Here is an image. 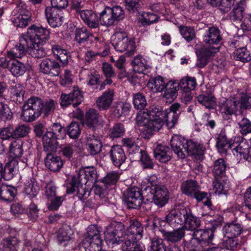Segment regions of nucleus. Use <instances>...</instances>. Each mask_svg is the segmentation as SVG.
Here are the masks:
<instances>
[{"label": "nucleus", "instance_id": "nucleus-1", "mask_svg": "<svg viewBox=\"0 0 251 251\" xmlns=\"http://www.w3.org/2000/svg\"><path fill=\"white\" fill-rule=\"evenodd\" d=\"M55 102L51 99L47 100L45 102L37 97H31L24 103L21 115L22 120L26 122L35 121L43 113L48 116L53 112Z\"/></svg>", "mask_w": 251, "mask_h": 251}, {"label": "nucleus", "instance_id": "nucleus-2", "mask_svg": "<svg viewBox=\"0 0 251 251\" xmlns=\"http://www.w3.org/2000/svg\"><path fill=\"white\" fill-rule=\"evenodd\" d=\"M26 52L32 57L36 58H43L47 54L45 49L38 46H36L35 47L33 46L25 36L22 34L20 37L19 43L7 51V56L9 59L21 58Z\"/></svg>", "mask_w": 251, "mask_h": 251}, {"label": "nucleus", "instance_id": "nucleus-3", "mask_svg": "<svg viewBox=\"0 0 251 251\" xmlns=\"http://www.w3.org/2000/svg\"><path fill=\"white\" fill-rule=\"evenodd\" d=\"M149 120L159 118L164 119L168 128L174 127L177 123L181 112V105L178 103L172 104L170 108L163 111L160 107L151 105L145 110Z\"/></svg>", "mask_w": 251, "mask_h": 251}, {"label": "nucleus", "instance_id": "nucleus-4", "mask_svg": "<svg viewBox=\"0 0 251 251\" xmlns=\"http://www.w3.org/2000/svg\"><path fill=\"white\" fill-rule=\"evenodd\" d=\"M150 178L147 185L142 187V190L147 197H151L154 204L162 207L169 199V191L166 186L159 185Z\"/></svg>", "mask_w": 251, "mask_h": 251}, {"label": "nucleus", "instance_id": "nucleus-5", "mask_svg": "<svg viewBox=\"0 0 251 251\" xmlns=\"http://www.w3.org/2000/svg\"><path fill=\"white\" fill-rule=\"evenodd\" d=\"M153 93L162 92L165 89L164 97L170 100H174L177 96V89L175 81H170L167 83L160 76L151 78L147 85Z\"/></svg>", "mask_w": 251, "mask_h": 251}, {"label": "nucleus", "instance_id": "nucleus-6", "mask_svg": "<svg viewBox=\"0 0 251 251\" xmlns=\"http://www.w3.org/2000/svg\"><path fill=\"white\" fill-rule=\"evenodd\" d=\"M66 129L60 124L54 123L43 137V144L45 151H56L58 146L57 139L63 138Z\"/></svg>", "mask_w": 251, "mask_h": 251}, {"label": "nucleus", "instance_id": "nucleus-7", "mask_svg": "<svg viewBox=\"0 0 251 251\" xmlns=\"http://www.w3.org/2000/svg\"><path fill=\"white\" fill-rule=\"evenodd\" d=\"M102 240L97 226L91 225L87 228L86 234L81 241L85 251H100Z\"/></svg>", "mask_w": 251, "mask_h": 251}, {"label": "nucleus", "instance_id": "nucleus-8", "mask_svg": "<svg viewBox=\"0 0 251 251\" xmlns=\"http://www.w3.org/2000/svg\"><path fill=\"white\" fill-rule=\"evenodd\" d=\"M24 35L33 46H38L45 49L42 44L49 39L50 31L46 27L33 25L27 28L26 34Z\"/></svg>", "mask_w": 251, "mask_h": 251}, {"label": "nucleus", "instance_id": "nucleus-9", "mask_svg": "<svg viewBox=\"0 0 251 251\" xmlns=\"http://www.w3.org/2000/svg\"><path fill=\"white\" fill-rule=\"evenodd\" d=\"M114 49L118 51H126L127 56L133 54L136 51V45L134 38H128L125 33H117L112 42Z\"/></svg>", "mask_w": 251, "mask_h": 251}, {"label": "nucleus", "instance_id": "nucleus-10", "mask_svg": "<svg viewBox=\"0 0 251 251\" xmlns=\"http://www.w3.org/2000/svg\"><path fill=\"white\" fill-rule=\"evenodd\" d=\"M125 12L119 6L106 7L100 13L99 22L102 25L108 27L114 25L116 21L124 18Z\"/></svg>", "mask_w": 251, "mask_h": 251}, {"label": "nucleus", "instance_id": "nucleus-11", "mask_svg": "<svg viewBox=\"0 0 251 251\" xmlns=\"http://www.w3.org/2000/svg\"><path fill=\"white\" fill-rule=\"evenodd\" d=\"M124 234V225L121 222L113 221L104 232L105 241L109 245L119 244L123 241Z\"/></svg>", "mask_w": 251, "mask_h": 251}, {"label": "nucleus", "instance_id": "nucleus-12", "mask_svg": "<svg viewBox=\"0 0 251 251\" xmlns=\"http://www.w3.org/2000/svg\"><path fill=\"white\" fill-rule=\"evenodd\" d=\"M97 177L96 170L93 167L80 170L76 172V175L72 176L70 184V187L67 188V193L72 194L74 193L76 183H84V184H86L88 181H93Z\"/></svg>", "mask_w": 251, "mask_h": 251}, {"label": "nucleus", "instance_id": "nucleus-13", "mask_svg": "<svg viewBox=\"0 0 251 251\" xmlns=\"http://www.w3.org/2000/svg\"><path fill=\"white\" fill-rule=\"evenodd\" d=\"M249 38L247 36L239 37L233 42H231L230 46L234 48L238 47L233 52V57L236 60L245 63L251 60V53L249 50L244 47L249 41Z\"/></svg>", "mask_w": 251, "mask_h": 251}, {"label": "nucleus", "instance_id": "nucleus-14", "mask_svg": "<svg viewBox=\"0 0 251 251\" xmlns=\"http://www.w3.org/2000/svg\"><path fill=\"white\" fill-rule=\"evenodd\" d=\"M186 209L187 207L183 206H176L171 209L165 217L166 223L173 228L180 227L184 224Z\"/></svg>", "mask_w": 251, "mask_h": 251}, {"label": "nucleus", "instance_id": "nucleus-15", "mask_svg": "<svg viewBox=\"0 0 251 251\" xmlns=\"http://www.w3.org/2000/svg\"><path fill=\"white\" fill-rule=\"evenodd\" d=\"M143 200V194L138 187H130L124 193L123 200L129 208H139L142 203Z\"/></svg>", "mask_w": 251, "mask_h": 251}, {"label": "nucleus", "instance_id": "nucleus-16", "mask_svg": "<svg viewBox=\"0 0 251 251\" xmlns=\"http://www.w3.org/2000/svg\"><path fill=\"white\" fill-rule=\"evenodd\" d=\"M182 192L183 194L195 198L198 201H201L206 198L207 193L201 192L198 182L193 180H188L182 185Z\"/></svg>", "mask_w": 251, "mask_h": 251}, {"label": "nucleus", "instance_id": "nucleus-17", "mask_svg": "<svg viewBox=\"0 0 251 251\" xmlns=\"http://www.w3.org/2000/svg\"><path fill=\"white\" fill-rule=\"evenodd\" d=\"M239 103L234 97L222 98L219 102V109L225 119L235 114L239 107Z\"/></svg>", "mask_w": 251, "mask_h": 251}, {"label": "nucleus", "instance_id": "nucleus-18", "mask_svg": "<svg viewBox=\"0 0 251 251\" xmlns=\"http://www.w3.org/2000/svg\"><path fill=\"white\" fill-rule=\"evenodd\" d=\"M232 149L234 155L240 159H243L251 162V153L250 147L246 140L238 138L236 141H233Z\"/></svg>", "mask_w": 251, "mask_h": 251}, {"label": "nucleus", "instance_id": "nucleus-19", "mask_svg": "<svg viewBox=\"0 0 251 251\" xmlns=\"http://www.w3.org/2000/svg\"><path fill=\"white\" fill-rule=\"evenodd\" d=\"M40 71L44 74L51 76H58L61 72L59 63L54 60L45 58L40 64Z\"/></svg>", "mask_w": 251, "mask_h": 251}, {"label": "nucleus", "instance_id": "nucleus-20", "mask_svg": "<svg viewBox=\"0 0 251 251\" xmlns=\"http://www.w3.org/2000/svg\"><path fill=\"white\" fill-rule=\"evenodd\" d=\"M123 146L126 148L128 154L136 157L143 150L140 148V140L137 137H127L122 140Z\"/></svg>", "mask_w": 251, "mask_h": 251}, {"label": "nucleus", "instance_id": "nucleus-21", "mask_svg": "<svg viewBox=\"0 0 251 251\" xmlns=\"http://www.w3.org/2000/svg\"><path fill=\"white\" fill-rule=\"evenodd\" d=\"M186 144L187 140L178 135L173 136L170 141L172 150L180 158L186 157V154L187 152L186 150Z\"/></svg>", "mask_w": 251, "mask_h": 251}, {"label": "nucleus", "instance_id": "nucleus-22", "mask_svg": "<svg viewBox=\"0 0 251 251\" xmlns=\"http://www.w3.org/2000/svg\"><path fill=\"white\" fill-rule=\"evenodd\" d=\"M114 90L108 89L99 97L96 101V103L99 110H108L111 106L114 100Z\"/></svg>", "mask_w": 251, "mask_h": 251}, {"label": "nucleus", "instance_id": "nucleus-23", "mask_svg": "<svg viewBox=\"0 0 251 251\" xmlns=\"http://www.w3.org/2000/svg\"><path fill=\"white\" fill-rule=\"evenodd\" d=\"M18 8V14L13 19L12 23L17 27H25L31 21V13L23 6Z\"/></svg>", "mask_w": 251, "mask_h": 251}, {"label": "nucleus", "instance_id": "nucleus-24", "mask_svg": "<svg viewBox=\"0 0 251 251\" xmlns=\"http://www.w3.org/2000/svg\"><path fill=\"white\" fill-rule=\"evenodd\" d=\"M45 15L49 24L52 27H58L63 23L62 13L55 8L47 7L45 9Z\"/></svg>", "mask_w": 251, "mask_h": 251}, {"label": "nucleus", "instance_id": "nucleus-25", "mask_svg": "<svg viewBox=\"0 0 251 251\" xmlns=\"http://www.w3.org/2000/svg\"><path fill=\"white\" fill-rule=\"evenodd\" d=\"M109 154L113 164L118 168L123 164L126 159L125 151L120 145L111 147Z\"/></svg>", "mask_w": 251, "mask_h": 251}, {"label": "nucleus", "instance_id": "nucleus-26", "mask_svg": "<svg viewBox=\"0 0 251 251\" xmlns=\"http://www.w3.org/2000/svg\"><path fill=\"white\" fill-rule=\"evenodd\" d=\"M74 236L73 230L70 226L65 225L59 229L57 239L59 244L66 246L73 242Z\"/></svg>", "mask_w": 251, "mask_h": 251}, {"label": "nucleus", "instance_id": "nucleus-27", "mask_svg": "<svg viewBox=\"0 0 251 251\" xmlns=\"http://www.w3.org/2000/svg\"><path fill=\"white\" fill-rule=\"evenodd\" d=\"M86 149L92 155L100 153L102 147V143L100 138L94 135H89L86 138Z\"/></svg>", "mask_w": 251, "mask_h": 251}, {"label": "nucleus", "instance_id": "nucleus-28", "mask_svg": "<svg viewBox=\"0 0 251 251\" xmlns=\"http://www.w3.org/2000/svg\"><path fill=\"white\" fill-rule=\"evenodd\" d=\"M48 152L45 158V166L50 171L57 172L59 171L63 164L61 157L51 153L50 152L52 151Z\"/></svg>", "mask_w": 251, "mask_h": 251}, {"label": "nucleus", "instance_id": "nucleus-29", "mask_svg": "<svg viewBox=\"0 0 251 251\" xmlns=\"http://www.w3.org/2000/svg\"><path fill=\"white\" fill-rule=\"evenodd\" d=\"M154 158L162 163H166L172 158V153L169 147L158 145L153 151Z\"/></svg>", "mask_w": 251, "mask_h": 251}, {"label": "nucleus", "instance_id": "nucleus-30", "mask_svg": "<svg viewBox=\"0 0 251 251\" xmlns=\"http://www.w3.org/2000/svg\"><path fill=\"white\" fill-rule=\"evenodd\" d=\"M80 17L84 22L91 28H97L99 26L98 15L92 10H86L80 11Z\"/></svg>", "mask_w": 251, "mask_h": 251}, {"label": "nucleus", "instance_id": "nucleus-31", "mask_svg": "<svg viewBox=\"0 0 251 251\" xmlns=\"http://www.w3.org/2000/svg\"><path fill=\"white\" fill-rule=\"evenodd\" d=\"M143 226L138 221L133 220L127 229V235L131 240H139L143 237Z\"/></svg>", "mask_w": 251, "mask_h": 251}, {"label": "nucleus", "instance_id": "nucleus-32", "mask_svg": "<svg viewBox=\"0 0 251 251\" xmlns=\"http://www.w3.org/2000/svg\"><path fill=\"white\" fill-rule=\"evenodd\" d=\"M172 231L160 229L164 239L167 242L176 243L179 241L185 235L184 229L182 227L176 228Z\"/></svg>", "mask_w": 251, "mask_h": 251}, {"label": "nucleus", "instance_id": "nucleus-33", "mask_svg": "<svg viewBox=\"0 0 251 251\" xmlns=\"http://www.w3.org/2000/svg\"><path fill=\"white\" fill-rule=\"evenodd\" d=\"M186 210L187 214L185 215L183 226L188 230H195L200 226L201 220L198 217L194 215L189 208L187 207Z\"/></svg>", "mask_w": 251, "mask_h": 251}, {"label": "nucleus", "instance_id": "nucleus-34", "mask_svg": "<svg viewBox=\"0 0 251 251\" xmlns=\"http://www.w3.org/2000/svg\"><path fill=\"white\" fill-rule=\"evenodd\" d=\"M212 230L207 229H198L194 230L192 240H195L200 244H210L213 238Z\"/></svg>", "mask_w": 251, "mask_h": 251}, {"label": "nucleus", "instance_id": "nucleus-35", "mask_svg": "<svg viewBox=\"0 0 251 251\" xmlns=\"http://www.w3.org/2000/svg\"><path fill=\"white\" fill-rule=\"evenodd\" d=\"M221 39L220 30L215 27L209 28L206 34L203 36V42L209 45H217Z\"/></svg>", "mask_w": 251, "mask_h": 251}, {"label": "nucleus", "instance_id": "nucleus-36", "mask_svg": "<svg viewBox=\"0 0 251 251\" xmlns=\"http://www.w3.org/2000/svg\"><path fill=\"white\" fill-rule=\"evenodd\" d=\"M242 231V227L239 223H227L223 227L225 237H237Z\"/></svg>", "mask_w": 251, "mask_h": 251}, {"label": "nucleus", "instance_id": "nucleus-37", "mask_svg": "<svg viewBox=\"0 0 251 251\" xmlns=\"http://www.w3.org/2000/svg\"><path fill=\"white\" fill-rule=\"evenodd\" d=\"M17 190L12 185H2L0 186V199L5 201H11L17 195Z\"/></svg>", "mask_w": 251, "mask_h": 251}, {"label": "nucleus", "instance_id": "nucleus-38", "mask_svg": "<svg viewBox=\"0 0 251 251\" xmlns=\"http://www.w3.org/2000/svg\"><path fill=\"white\" fill-rule=\"evenodd\" d=\"M101 116L94 109H89L85 114V124L89 127L96 126L101 123Z\"/></svg>", "mask_w": 251, "mask_h": 251}, {"label": "nucleus", "instance_id": "nucleus-39", "mask_svg": "<svg viewBox=\"0 0 251 251\" xmlns=\"http://www.w3.org/2000/svg\"><path fill=\"white\" fill-rule=\"evenodd\" d=\"M233 142L228 141L226 136L224 133H220L217 138L216 146L220 153L226 154L229 149H233Z\"/></svg>", "mask_w": 251, "mask_h": 251}, {"label": "nucleus", "instance_id": "nucleus-40", "mask_svg": "<svg viewBox=\"0 0 251 251\" xmlns=\"http://www.w3.org/2000/svg\"><path fill=\"white\" fill-rule=\"evenodd\" d=\"M131 107L129 103L118 102L112 108V112L114 117L120 118L123 115H126L130 111Z\"/></svg>", "mask_w": 251, "mask_h": 251}, {"label": "nucleus", "instance_id": "nucleus-41", "mask_svg": "<svg viewBox=\"0 0 251 251\" xmlns=\"http://www.w3.org/2000/svg\"><path fill=\"white\" fill-rule=\"evenodd\" d=\"M227 168V164L223 158L216 160L213 165L212 174L215 178H222L225 176Z\"/></svg>", "mask_w": 251, "mask_h": 251}, {"label": "nucleus", "instance_id": "nucleus-42", "mask_svg": "<svg viewBox=\"0 0 251 251\" xmlns=\"http://www.w3.org/2000/svg\"><path fill=\"white\" fill-rule=\"evenodd\" d=\"M177 89L179 87L183 91H191L196 88L197 83L194 77L186 76L180 80L179 83H176Z\"/></svg>", "mask_w": 251, "mask_h": 251}, {"label": "nucleus", "instance_id": "nucleus-43", "mask_svg": "<svg viewBox=\"0 0 251 251\" xmlns=\"http://www.w3.org/2000/svg\"><path fill=\"white\" fill-rule=\"evenodd\" d=\"M164 125L163 119L159 118L149 120L146 125L145 130L148 134V137L153 134L154 132L158 131Z\"/></svg>", "mask_w": 251, "mask_h": 251}, {"label": "nucleus", "instance_id": "nucleus-44", "mask_svg": "<svg viewBox=\"0 0 251 251\" xmlns=\"http://www.w3.org/2000/svg\"><path fill=\"white\" fill-rule=\"evenodd\" d=\"M11 98L17 103H21L24 100V87L19 83L11 86Z\"/></svg>", "mask_w": 251, "mask_h": 251}, {"label": "nucleus", "instance_id": "nucleus-45", "mask_svg": "<svg viewBox=\"0 0 251 251\" xmlns=\"http://www.w3.org/2000/svg\"><path fill=\"white\" fill-rule=\"evenodd\" d=\"M75 41L79 45L87 42L92 35L85 27L76 28L75 32Z\"/></svg>", "mask_w": 251, "mask_h": 251}, {"label": "nucleus", "instance_id": "nucleus-46", "mask_svg": "<svg viewBox=\"0 0 251 251\" xmlns=\"http://www.w3.org/2000/svg\"><path fill=\"white\" fill-rule=\"evenodd\" d=\"M200 103L208 109H213L216 105V98L211 94H201L197 97Z\"/></svg>", "mask_w": 251, "mask_h": 251}, {"label": "nucleus", "instance_id": "nucleus-47", "mask_svg": "<svg viewBox=\"0 0 251 251\" xmlns=\"http://www.w3.org/2000/svg\"><path fill=\"white\" fill-rule=\"evenodd\" d=\"M186 150L187 152L186 157L188 155H201L203 150L202 147L192 140H187L186 144Z\"/></svg>", "mask_w": 251, "mask_h": 251}, {"label": "nucleus", "instance_id": "nucleus-48", "mask_svg": "<svg viewBox=\"0 0 251 251\" xmlns=\"http://www.w3.org/2000/svg\"><path fill=\"white\" fill-rule=\"evenodd\" d=\"M19 241L15 237H9L2 240L1 244L2 251H17Z\"/></svg>", "mask_w": 251, "mask_h": 251}, {"label": "nucleus", "instance_id": "nucleus-49", "mask_svg": "<svg viewBox=\"0 0 251 251\" xmlns=\"http://www.w3.org/2000/svg\"><path fill=\"white\" fill-rule=\"evenodd\" d=\"M12 63L9 66V71L12 75L16 76L23 75L26 71V67L24 64L16 59H11Z\"/></svg>", "mask_w": 251, "mask_h": 251}, {"label": "nucleus", "instance_id": "nucleus-50", "mask_svg": "<svg viewBox=\"0 0 251 251\" xmlns=\"http://www.w3.org/2000/svg\"><path fill=\"white\" fill-rule=\"evenodd\" d=\"M132 67L134 71L138 73H143L148 69L147 62L141 55L135 56L132 61Z\"/></svg>", "mask_w": 251, "mask_h": 251}, {"label": "nucleus", "instance_id": "nucleus-51", "mask_svg": "<svg viewBox=\"0 0 251 251\" xmlns=\"http://www.w3.org/2000/svg\"><path fill=\"white\" fill-rule=\"evenodd\" d=\"M245 2L240 1L237 2L230 13V18L233 21H241L244 11Z\"/></svg>", "mask_w": 251, "mask_h": 251}, {"label": "nucleus", "instance_id": "nucleus-52", "mask_svg": "<svg viewBox=\"0 0 251 251\" xmlns=\"http://www.w3.org/2000/svg\"><path fill=\"white\" fill-rule=\"evenodd\" d=\"M22 142L20 140H14L11 142L9 148V153L13 158L20 157L23 154Z\"/></svg>", "mask_w": 251, "mask_h": 251}, {"label": "nucleus", "instance_id": "nucleus-53", "mask_svg": "<svg viewBox=\"0 0 251 251\" xmlns=\"http://www.w3.org/2000/svg\"><path fill=\"white\" fill-rule=\"evenodd\" d=\"M179 29L181 35L187 42L196 38V33L194 27L187 26H180Z\"/></svg>", "mask_w": 251, "mask_h": 251}, {"label": "nucleus", "instance_id": "nucleus-54", "mask_svg": "<svg viewBox=\"0 0 251 251\" xmlns=\"http://www.w3.org/2000/svg\"><path fill=\"white\" fill-rule=\"evenodd\" d=\"M16 162L15 160H12L6 163L5 166H3L2 178L5 180H9L13 177L14 171L13 166Z\"/></svg>", "mask_w": 251, "mask_h": 251}, {"label": "nucleus", "instance_id": "nucleus-55", "mask_svg": "<svg viewBox=\"0 0 251 251\" xmlns=\"http://www.w3.org/2000/svg\"><path fill=\"white\" fill-rule=\"evenodd\" d=\"M133 103L136 109L143 110L147 105V100L145 96L138 92L133 95Z\"/></svg>", "mask_w": 251, "mask_h": 251}, {"label": "nucleus", "instance_id": "nucleus-56", "mask_svg": "<svg viewBox=\"0 0 251 251\" xmlns=\"http://www.w3.org/2000/svg\"><path fill=\"white\" fill-rule=\"evenodd\" d=\"M125 129L124 126L121 123H116L110 128L109 136L110 138H119L123 135Z\"/></svg>", "mask_w": 251, "mask_h": 251}, {"label": "nucleus", "instance_id": "nucleus-57", "mask_svg": "<svg viewBox=\"0 0 251 251\" xmlns=\"http://www.w3.org/2000/svg\"><path fill=\"white\" fill-rule=\"evenodd\" d=\"M77 188V196L79 200L84 201L86 200L90 195V190L86 188L84 183H77L76 184L75 190Z\"/></svg>", "mask_w": 251, "mask_h": 251}, {"label": "nucleus", "instance_id": "nucleus-58", "mask_svg": "<svg viewBox=\"0 0 251 251\" xmlns=\"http://www.w3.org/2000/svg\"><path fill=\"white\" fill-rule=\"evenodd\" d=\"M80 124L78 122H72L68 126L67 134L71 138L76 139L81 132Z\"/></svg>", "mask_w": 251, "mask_h": 251}, {"label": "nucleus", "instance_id": "nucleus-59", "mask_svg": "<svg viewBox=\"0 0 251 251\" xmlns=\"http://www.w3.org/2000/svg\"><path fill=\"white\" fill-rule=\"evenodd\" d=\"M137 157L140 158L143 168L151 169L153 168L154 164L146 151L143 150Z\"/></svg>", "mask_w": 251, "mask_h": 251}, {"label": "nucleus", "instance_id": "nucleus-60", "mask_svg": "<svg viewBox=\"0 0 251 251\" xmlns=\"http://www.w3.org/2000/svg\"><path fill=\"white\" fill-rule=\"evenodd\" d=\"M240 132L243 135L251 133V122L246 118H243L238 122Z\"/></svg>", "mask_w": 251, "mask_h": 251}, {"label": "nucleus", "instance_id": "nucleus-61", "mask_svg": "<svg viewBox=\"0 0 251 251\" xmlns=\"http://www.w3.org/2000/svg\"><path fill=\"white\" fill-rule=\"evenodd\" d=\"M69 95L74 102L73 104L74 107H76L83 100V95L77 87H74L73 90Z\"/></svg>", "mask_w": 251, "mask_h": 251}, {"label": "nucleus", "instance_id": "nucleus-62", "mask_svg": "<svg viewBox=\"0 0 251 251\" xmlns=\"http://www.w3.org/2000/svg\"><path fill=\"white\" fill-rule=\"evenodd\" d=\"M238 102L240 104L239 107L241 110L251 109V94L242 93Z\"/></svg>", "mask_w": 251, "mask_h": 251}, {"label": "nucleus", "instance_id": "nucleus-63", "mask_svg": "<svg viewBox=\"0 0 251 251\" xmlns=\"http://www.w3.org/2000/svg\"><path fill=\"white\" fill-rule=\"evenodd\" d=\"M120 177V174L115 171H112L107 174L103 178V182L105 185H113L118 182Z\"/></svg>", "mask_w": 251, "mask_h": 251}, {"label": "nucleus", "instance_id": "nucleus-64", "mask_svg": "<svg viewBox=\"0 0 251 251\" xmlns=\"http://www.w3.org/2000/svg\"><path fill=\"white\" fill-rule=\"evenodd\" d=\"M245 206L249 209V211L246 214V218L251 221V187L248 188L244 194Z\"/></svg>", "mask_w": 251, "mask_h": 251}]
</instances>
